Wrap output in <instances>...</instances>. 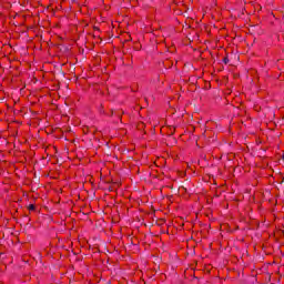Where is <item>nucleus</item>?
Wrapping results in <instances>:
<instances>
[{
	"mask_svg": "<svg viewBox=\"0 0 284 284\" xmlns=\"http://www.w3.org/2000/svg\"><path fill=\"white\" fill-rule=\"evenodd\" d=\"M230 60L227 58L224 59V63L227 64Z\"/></svg>",
	"mask_w": 284,
	"mask_h": 284,
	"instance_id": "f03ea898",
	"label": "nucleus"
},
{
	"mask_svg": "<svg viewBox=\"0 0 284 284\" xmlns=\"http://www.w3.org/2000/svg\"><path fill=\"white\" fill-rule=\"evenodd\" d=\"M28 210H29V212H34V210H36L34 204H30V205L28 206Z\"/></svg>",
	"mask_w": 284,
	"mask_h": 284,
	"instance_id": "f257e3e1",
	"label": "nucleus"
}]
</instances>
